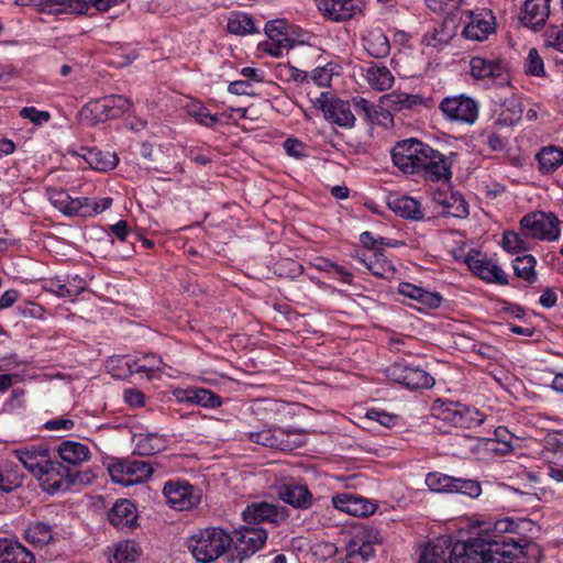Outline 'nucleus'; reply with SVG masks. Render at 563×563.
<instances>
[{"label":"nucleus","mask_w":563,"mask_h":563,"mask_svg":"<svg viewBox=\"0 0 563 563\" xmlns=\"http://www.w3.org/2000/svg\"><path fill=\"white\" fill-rule=\"evenodd\" d=\"M233 538L219 527H208L190 536L187 548L198 563H211L232 545Z\"/></svg>","instance_id":"1"},{"label":"nucleus","mask_w":563,"mask_h":563,"mask_svg":"<svg viewBox=\"0 0 563 563\" xmlns=\"http://www.w3.org/2000/svg\"><path fill=\"white\" fill-rule=\"evenodd\" d=\"M561 221L552 212H532L526 214L520 221L521 234L527 238L553 242L561 234Z\"/></svg>","instance_id":"2"},{"label":"nucleus","mask_w":563,"mask_h":563,"mask_svg":"<svg viewBox=\"0 0 563 563\" xmlns=\"http://www.w3.org/2000/svg\"><path fill=\"white\" fill-rule=\"evenodd\" d=\"M43 488L49 494L69 490L73 485L81 483V474L73 467L65 466L60 462L47 461L46 467L36 476Z\"/></svg>","instance_id":"3"},{"label":"nucleus","mask_w":563,"mask_h":563,"mask_svg":"<svg viewBox=\"0 0 563 563\" xmlns=\"http://www.w3.org/2000/svg\"><path fill=\"white\" fill-rule=\"evenodd\" d=\"M324 119L343 129L355 126L356 117L352 111L351 100H342L329 92H322L318 99Z\"/></svg>","instance_id":"4"},{"label":"nucleus","mask_w":563,"mask_h":563,"mask_svg":"<svg viewBox=\"0 0 563 563\" xmlns=\"http://www.w3.org/2000/svg\"><path fill=\"white\" fill-rule=\"evenodd\" d=\"M266 540L267 531L265 529L243 527L235 532L230 563H242L261 550Z\"/></svg>","instance_id":"5"},{"label":"nucleus","mask_w":563,"mask_h":563,"mask_svg":"<svg viewBox=\"0 0 563 563\" xmlns=\"http://www.w3.org/2000/svg\"><path fill=\"white\" fill-rule=\"evenodd\" d=\"M426 146V143L417 139L402 140L391 151L393 163L405 174H420Z\"/></svg>","instance_id":"6"},{"label":"nucleus","mask_w":563,"mask_h":563,"mask_svg":"<svg viewBox=\"0 0 563 563\" xmlns=\"http://www.w3.org/2000/svg\"><path fill=\"white\" fill-rule=\"evenodd\" d=\"M132 106L129 98L121 95H111L88 102L84 112L92 115V123L104 122L118 119L123 115Z\"/></svg>","instance_id":"7"},{"label":"nucleus","mask_w":563,"mask_h":563,"mask_svg":"<svg viewBox=\"0 0 563 563\" xmlns=\"http://www.w3.org/2000/svg\"><path fill=\"white\" fill-rule=\"evenodd\" d=\"M387 378L408 389L433 387L434 378L424 369L405 363H394L385 371Z\"/></svg>","instance_id":"8"},{"label":"nucleus","mask_w":563,"mask_h":563,"mask_svg":"<svg viewBox=\"0 0 563 563\" xmlns=\"http://www.w3.org/2000/svg\"><path fill=\"white\" fill-rule=\"evenodd\" d=\"M114 483L132 486L147 479L153 474L152 465L143 460H122L109 466Z\"/></svg>","instance_id":"9"},{"label":"nucleus","mask_w":563,"mask_h":563,"mask_svg":"<svg viewBox=\"0 0 563 563\" xmlns=\"http://www.w3.org/2000/svg\"><path fill=\"white\" fill-rule=\"evenodd\" d=\"M484 534L467 541H452L450 538L449 563H488Z\"/></svg>","instance_id":"10"},{"label":"nucleus","mask_w":563,"mask_h":563,"mask_svg":"<svg viewBox=\"0 0 563 563\" xmlns=\"http://www.w3.org/2000/svg\"><path fill=\"white\" fill-rule=\"evenodd\" d=\"M439 109L445 119L466 124H473L478 117L477 102L464 95L444 98L440 102Z\"/></svg>","instance_id":"11"},{"label":"nucleus","mask_w":563,"mask_h":563,"mask_svg":"<svg viewBox=\"0 0 563 563\" xmlns=\"http://www.w3.org/2000/svg\"><path fill=\"white\" fill-rule=\"evenodd\" d=\"M380 543V536L375 528H361L346 545V558L356 562H366L375 555V545Z\"/></svg>","instance_id":"12"},{"label":"nucleus","mask_w":563,"mask_h":563,"mask_svg":"<svg viewBox=\"0 0 563 563\" xmlns=\"http://www.w3.org/2000/svg\"><path fill=\"white\" fill-rule=\"evenodd\" d=\"M163 494L167 504L176 510H189L200 503L198 490L190 484L169 481L164 485Z\"/></svg>","instance_id":"13"},{"label":"nucleus","mask_w":563,"mask_h":563,"mask_svg":"<svg viewBox=\"0 0 563 563\" xmlns=\"http://www.w3.org/2000/svg\"><path fill=\"white\" fill-rule=\"evenodd\" d=\"M243 519L249 525L273 523L280 525L288 517V510L277 504L254 501L243 510Z\"/></svg>","instance_id":"14"},{"label":"nucleus","mask_w":563,"mask_h":563,"mask_svg":"<svg viewBox=\"0 0 563 563\" xmlns=\"http://www.w3.org/2000/svg\"><path fill=\"white\" fill-rule=\"evenodd\" d=\"M450 158L427 144L420 165V174L427 180L441 181L452 177Z\"/></svg>","instance_id":"15"},{"label":"nucleus","mask_w":563,"mask_h":563,"mask_svg":"<svg viewBox=\"0 0 563 563\" xmlns=\"http://www.w3.org/2000/svg\"><path fill=\"white\" fill-rule=\"evenodd\" d=\"M468 268L479 278L487 283L508 285L507 274L493 260L477 251H471L465 256Z\"/></svg>","instance_id":"16"},{"label":"nucleus","mask_w":563,"mask_h":563,"mask_svg":"<svg viewBox=\"0 0 563 563\" xmlns=\"http://www.w3.org/2000/svg\"><path fill=\"white\" fill-rule=\"evenodd\" d=\"M470 66L471 74L476 79L497 81L500 85L508 82L507 67L500 58L474 56L470 62Z\"/></svg>","instance_id":"17"},{"label":"nucleus","mask_w":563,"mask_h":563,"mask_svg":"<svg viewBox=\"0 0 563 563\" xmlns=\"http://www.w3.org/2000/svg\"><path fill=\"white\" fill-rule=\"evenodd\" d=\"M485 541H488L486 551L488 563H505L506 558H514L520 552V545L509 536L497 533H485Z\"/></svg>","instance_id":"18"},{"label":"nucleus","mask_w":563,"mask_h":563,"mask_svg":"<svg viewBox=\"0 0 563 563\" xmlns=\"http://www.w3.org/2000/svg\"><path fill=\"white\" fill-rule=\"evenodd\" d=\"M495 32V16L489 10L468 12V22L463 29V36L482 42Z\"/></svg>","instance_id":"19"},{"label":"nucleus","mask_w":563,"mask_h":563,"mask_svg":"<svg viewBox=\"0 0 563 563\" xmlns=\"http://www.w3.org/2000/svg\"><path fill=\"white\" fill-rule=\"evenodd\" d=\"M318 10L332 21L349 20L362 12V0H316Z\"/></svg>","instance_id":"20"},{"label":"nucleus","mask_w":563,"mask_h":563,"mask_svg":"<svg viewBox=\"0 0 563 563\" xmlns=\"http://www.w3.org/2000/svg\"><path fill=\"white\" fill-rule=\"evenodd\" d=\"M12 454L35 477L43 472L49 460L48 449L44 445H25L15 449Z\"/></svg>","instance_id":"21"},{"label":"nucleus","mask_w":563,"mask_h":563,"mask_svg":"<svg viewBox=\"0 0 563 563\" xmlns=\"http://www.w3.org/2000/svg\"><path fill=\"white\" fill-rule=\"evenodd\" d=\"M286 26L287 22L282 19L272 20L265 24V33L272 43H267L264 49L269 55L279 57L285 49L289 48Z\"/></svg>","instance_id":"22"},{"label":"nucleus","mask_w":563,"mask_h":563,"mask_svg":"<svg viewBox=\"0 0 563 563\" xmlns=\"http://www.w3.org/2000/svg\"><path fill=\"white\" fill-rule=\"evenodd\" d=\"M332 504L336 509L355 517H365L375 511L374 504L363 497L349 493L335 495L332 498Z\"/></svg>","instance_id":"23"},{"label":"nucleus","mask_w":563,"mask_h":563,"mask_svg":"<svg viewBox=\"0 0 563 563\" xmlns=\"http://www.w3.org/2000/svg\"><path fill=\"white\" fill-rule=\"evenodd\" d=\"M550 14V0H526L520 20L527 27H542Z\"/></svg>","instance_id":"24"},{"label":"nucleus","mask_w":563,"mask_h":563,"mask_svg":"<svg viewBox=\"0 0 563 563\" xmlns=\"http://www.w3.org/2000/svg\"><path fill=\"white\" fill-rule=\"evenodd\" d=\"M277 494L280 500L295 508L307 509L312 505V494L302 484H284L278 488Z\"/></svg>","instance_id":"25"},{"label":"nucleus","mask_w":563,"mask_h":563,"mask_svg":"<svg viewBox=\"0 0 563 563\" xmlns=\"http://www.w3.org/2000/svg\"><path fill=\"white\" fill-rule=\"evenodd\" d=\"M57 453L63 462L70 466H80L91 457V452L86 444L77 441L65 440L57 445Z\"/></svg>","instance_id":"26"},{"label":"nucleus","mask_w":563,"mask_h":563,"mask_svg":"<svg viewBox=\"0 0 563 563\" xmlns=\"http://www.w3.org/2000/svg\"><path fill=\"white\" fill-rule=\"evenodd\" d=\"M388 207L401 218L413 221H421L424 219V210L420 202L411 197H389Z\"/></svg>","instance_id":"27"},{"label":"nucleus","mask_w":563,"mask_h":563,"mask_svg":"<svg viewBox=\"0 0 563 563\" xmlns=\"http://www.w3.org/2000/svg\"><path fill=\"white\" fill-rule=\"evenodd\" d=\"M108 517L110 522L119 529L132 528L137 519L136 508L131 500L120 499L115 501Z\"/></svg>","instance_id":"28"},{"label":"nucleus","mask_w":563,"mask_h":563,"mask_svg":"<svg viewBox=\"0 0 563 563\" xmlns=\"http://www.w3.org/2000/svg\"><path fill=\"white\" fill-rule=\"evenodd\" d=\"M129 374H145L151 378L155 372L162 368L163 361L155 354H144L135 357H124L122 361Z\"/></svg>","instance_id":"29"},{"label":"nucleus","mask_w":563,"mask_h":563,"mask_svg":"<svg viewBox=\"0 0 563 563\" xmlns=\"http://www.w3.org/2000/svg\"><path fill=\"white\" fill-rule=\"evenodd\" d=\"M365 51L375 58H384L390 53V43L379 27H369L363 36Z\"/></svg>","instance_id":"30"},{"label":"nucleus","mask_w":563,"mask_h":563,"mask_svg":"<svg viewBox=\"0 0 563 563\" xmlns=\"http://www.w3.org/2000/svg\"><path fill=\"white\" fill-rule=\"evenodd\" d=\"M0 550V563H36L33 553L13 540L2 538Z\"/></svg>","instance_id":"31"},{"label":"nucleus","mask_w":563,"mask_h":563,"mask_svg":"<svg viewBox=\"0 0 563 563\" xmlns=\"http://www.w3.org/2000/svg\"><path fill=\"white\" fill-rule=\"evenodd\" d=\"M450 552V538L441 537L426 544L421 552L419 563H448Z\"/></svg>","instance_id":"32"},{"label":"nucleus","mask_w":563,"mask_h":563,"mask_svg":"<svg viewBox=\"0 0 563 563\" xmlns=\"http://www.w3.org/2000/svg\"><path fill=\"white\" fill-rule=\"evenodd\" d=\"M84 153L81 154L82 158L86 163L95 170L99 172H108L113 169L119 159L115 153L109 151H101L96 147L82 148Z\"/></svg>","instance_id":"33"},{"label":"nucleus","mask_w":563,"mask_h":563,"mask_svg":"<svg viewBox=\"0 0 563 563\" xmlns=\"http://www.w3.org/2000/svg\"><path fill=\"white\" fill-rule=\"evenodd\" d=\"M23 537L30 544L43 548L54 540V527L45 521L36 520L26 527Z\"/></svg>","instance_id":"34"},{"label":"nucleus","mask_w":563,"mask_h":563,"mask_svg":"<svg viewBox=\"0 0 563 563\" xmlns=\"http://www.w3.org/2000/svg\"><path fill=\"white\" fill-rule=\"evenodd\" d=\"M360 260L364 263L366 268L377 277L389 279L394 277L396 273L391 262L388 261L383 253H363Z\"/></svg>","instance_id":"35"},{"label":"nucleus","mask_w":563,"mask_h":563,"mask_svg":"<svg viewBox=\"0 0 563 563\" xmlns=\"http://www.w3.org/2000/svg\"><path fill=\"white\" fill-rule=\"evenodd\" d=\"M167 448V441L157 433L139 434L135 438L134 453L142 456L154 455Z\"/></svg>","instance_id":"36"},{"label":"nucleus","mask_w":563,"mask_h":563,"mask_svg":"<svg viewBox=\"0 0 563 563\" xmlns=\"http://www.w3.org/2000/svg\"><path fill=\"white\" fill-rule=\"evenodd\" d=\"M369 87L377 91H385L391 88L394 76L386 66L371 64L365 74Z\"/></svg>","instance_id":"37"},{"label":"nucleus","mask_w":563,"mask_h":563,"mask_svg":"<svg viewBox=\"0 0 563 563\" xmlns=\"http://www.w3.org/2000/svg\"><path fill=\"white\" fill-rule=\"evenodd\" d=\"M86 280L76 275L71 279L62 280L59 278L49 282V289L58 297H76L86 289Z\"/></svg>","instance_id":"38"},{"label":"nucleus","mask_w":563,"mask_h":563,"mask_svg":"<svg viewBox=\"0 0 563 563\" xmlns=\"http://www.w3.org/2000/svg\"><path fill=\"white\" fill-rule=\"evenodd\" d=\"M536 157L539 169L543 174H550L563 164V148L550 145L540 150Z\"/></svg>","instance_id":"39"},{"label":"nucleus","mask_w":563,"mask_h":563,"mask_svg":"<svg viewBox=\"0 0 563 563\" xmlns=\"http://www.w3.org/2000/svg\"><path fill=\"white\" fill-rule=\"evenodd\" d=\"M141 555V548L134 541L126 540L115 545L110 563H134Z\"/></svg>","instance_id":"40"},{"label":"nucleus","mask_w":563,"mask_h":563,"mask_svg":"<svg viewBox=\"0 0 563 563\" xmlns=\"http://www.w3.org/2000/svg\"><path fill=\"white\" fill-rule=\"evenodd\" d=\"M23 475L18 471L12 462L0 464V492L11 493L22 485Z\"/></svg>","instance_id":"41"},{"label":"nucleus","mask_w":563,"mask_h":563,"mask_svg":"<svg viewBox=\"0 0 563 563\" xmlns=\"http://www.w3.org/2000/svg\"><path fill=\"white\" fill-rule=\"evenodd\" d=\"M186 399L192 404L207 408H217L222 404V399L218 394L206 388H195L187 390Z\"/></svg>","instance_id":"42"},{"label":"nucleus","mask_w":563,"mask_h":563,"mask_svg":"<svg viewBox=\"0 0 563 563\" xmlns=\"http://www.w3.org/2000/svg\"><path fill=\"white\" fill-rule=\"evenodd\" d=\"M536 265L537 260L533 255L517 256L514 261V271L517 277L533 284L537 280Z\"/></svg>","instance_id":"43"},{"label":"nucleus","mask_w":563,"mask_h":563,"mask_svg":"<svg viewBox=\"0 0 563 563\" xmlns=\"http://www.w3.org/2000/svg\"><path fill=\"white\" fill-rule=\"evenodd\" d=\"M460 402L437 400L432 406V413L454 427L457 424Z\"/></svg>","instance_id":"44"},{"label":"nucleus","mask_w":563,"mask_h":563,"mask_svg":"<svg viewBox=\"0 0 563 563\" xmlns=\"http://www.w3.org/2000/svg\"><path fill=\"white\" fill-rule=\"evenodd\" d=\"M227 29L230 33L236 35H245L256 32L252 18L246 13H232L229 16Z\"/></svg>","instance_id":"45"},{"label":"nucleus","mask_w":563,"mask_h":563,"mask_svg":"<svg viewBox=\"0 0 563 563\" xmlns=\"http://www.w3.org/2000/svg\"><path fill=\"white\" fill-rule=\"evenodd\" d=\"M187 113L195 118V120L205 126L212 128L219 122L218 114H212L208 110L207 107H205L199 101H190L186 106Z\"/></svg>","instance_id":"46"},{"label":"nucleus","mask_w":563,"mask_h":563,"mask_svg":"<svg viewBox=\"0 0 563 563\" xmlns=\"http://www.w3.org/2000/svg\"><path fill=\"white\" fill-rule=\"evenodd\" d=\"M283 435L282 428L264 429L257 432H250L247 439L256 444L279 450V439Z\"/></svg>","instance_id":"47"},{"label":"nucleus","mask_w":563,"mask_h":563,"mask_svg":"<svg viewBox=\"0 0 563 563\" xmlns=\"http://www.w3.org/2000/svg\"><path fill=\"white\" fill-rule=\"evenodd\" d=\"M439 202L443 206V212L456 218H466L468 216V205L461 195L451 194Z\"/></svg>","instance_id":"48"},{"label":"nucleus","mask_w":563,"mask_h":563,"mask_svg":"<svg viewBox=\"0 0 563 563\" xmlns=\"http://www.w3.org/2000/svg\"><path fill=\"white\" fill-rule=\"evenodd\" d=\"M485 420V415L474 407L461 404L456 427L472 429L481 426Z\"/></svg>","instance_id":"49"},{"label":"nucleus","mask_w":563,"mask_h":563,"mask_svg":"<svg viewBox=\"0 0 563 563\" xmlns=\"http://www.w3.org/2000/svg\"><path fill=\"white\" fill-rule=\"evenodd\" d=\"M453 478L440 472H431L426 476V484L431 492L451 494Z\"/></svg>","instance_id":"50"},{"label":"nucleus","mask_w":563,"mask_h":563,"mask_svg":"<svg viewBox=\"0 0 563 563\" xmlns=\"http://www.w3.org/2000/svg\"><path fill=\"white\" fill-rule=\"evenodd\" d=\"M305 432L295 429H283V435L279 439L280 451H292L306 444Z\"/></svg>","instance_id":"51"},{"label":"nucleus","mask_w":563,"mask_h":563,"mask_svg":"<svg viewBox=\"0 0 563 563\" xmlns=\"http://www.w3.org/2000/svg\"><path fill=\"white\" fill-rule=\"evenodd\" d=\"M352 111H355L366 122H374L382 109L362 97L351 99Z\"/></svg>","instance_id":"52"},{"label":"nucleus","mask_w":563,"mask_h":563,"mask_svg":"<svg viewBox=\"0 0 563 563\" xmlns=\"http://www.w3.org/2000/svg\"><path fill=\"white\" fill-rule=\"evenodd\" d=\"M463 494L471 498H477L482 494V486L478 481L468 478H453L451 494Z\"/></svg>","instance_id":"53"},{"label":"nucleus","mask_w":563,"mask_h":563,"mask_svg":"<svg viewBox=\"0 0 563 563\" xmlns=\"http://www.w3.org/2000/svg\"><path fill=\"white\" fill-rule=\"evenodd\" d=\"M47 197L49 202L66 216H70L71 197L63 189L49 188L47 189Z\"/></svg>","instance_id":"54"},{"label":"nucleus","mask_w":563,"mask_h":563,"mask_svg":"<svg viewBox=\"0 0 563 563\" xmlns=\"http://www.w3.org/2000/svg\"><path fill=\"white\" fill-rule=\"evenodd\" d=\"M505 110L501 111L499 122L506 125H512L518 122L522 117V109L519 101L516 99L508 100L505 104Z\"/></svg>","instance_id":"55"},{"label":"nucleus","mask_w":563,"mask_h":563,"mask_svg":"<svg viewBox=\"0 0 563 563\" xmlns=\"http://www.w3.org/2000/svg\"><path fill=\"white\" fill-rule=\"evenodd\" d=\"M526 73L532 76H544V63L537 48H530L526 62Z\"/></svg>","instance_id":"56"},{"label":"nucleus","mask_w":563,"mask_h":563,"mask_svg":"<svg viewBox=\"0 0 563 563\" xmlns=\"http://www.w3.org/2000/svg\"><path fill=\"white\" fill-rule=\"evenodd\" d=\"M503 247L510 253L526 250L525 240L516 232L507 231L503 235Z\"/></svg>","instance_id":"57"},{"label":"nucleus","mask_w":563,"mask_h":563,"mask_svg":"<svg viewBox=\"0 0 563 563\" xmlns=\"http://www.w3.org/2000/svg\"><path fill=\"white\" fill-rule=\"evenodd\" d=\"M545 43L563 54V24L549 26L544 33Z\"/></svg>","instance_id":"58"},{"label":"nucleus","mask_w":563,"mask_h":563,"mask_svg":"<svg viewBox=\"0 0 563 563\" xmlns=\"http://www.w3.org/2000/svg\"><path fill=\"white\" fill-rule=\"evenodd\" d=\"M70 202V217L74 216H92V206L93 202L89 198H71Z\"/></svg>","instance_id":"59"},{"label":"nucleus","mask_w":563,"mask_h":563,"mask_svg":"<svg viewBox=\"0 0 563 563\" xmlns=\"http://www.w3.org/2000/svg\"><path fill=\"white\" fill-rule=\"evenodd\" d=\"M43 427L48 431L66 432L74 429L75 420L67 416L57 417L46 421Z\"/></svg>","instance_id":"60"},{"label":"nucleus","mask_w":563,"mask_h":563,"mask_svg":"<svg viewBox=\"0 0 563 563\" xmlns=\"http://www.w3.org/2000/svg\"><path fill=\"white\" fill-rule=\"evenodd\" d=\"M461 0H427L428 8L440 14H450L457 9Z\"/></svg>","instance_id":"61"},{"label":"nucleus","mask_w":563,"mask_h":563,"mask_svg":"<svg viewBox=\"0 0 563 563\" xmlns=\"http://www.w3.org/2000/svg\"><path fill=\"white\" fill-rule=\"evenodd\" d=\"M416 301H418L423 308L435 309L441 306L442 296L439 292H431L421 288L419 295H417Z\"/></svg>","instance_id":"62"},{"label":"nucleus","mask_w":563,"mask_h":563,"mask_svg":"<svg viewBox=\"0 0 563 563\" xmlns=\"http://www.w3.org/2000/svg\"><path fill=\"white\" fill-rule=\"evenodd\" d=\"M415 98V96L406 93H390L385 97V99L389 102L391 107H394L395 110L411 108L416 103Z\"/></svg>","instance_id":"63"},{"label":"nucleus","mask_w":563,"mask_h":563,"mask_svg":"<svg viewBox=\"0 0 563 563\" xmlns=\"http://www.w3.org/2000/svg\"><path fill=\"white\" fill-rule=\"evenodd\" d=\"M58 5L62 7L60 12L78 14L86 13L89 8L85 0H60Z\"/></svg>","instance_id":"64"}]
</instances>
